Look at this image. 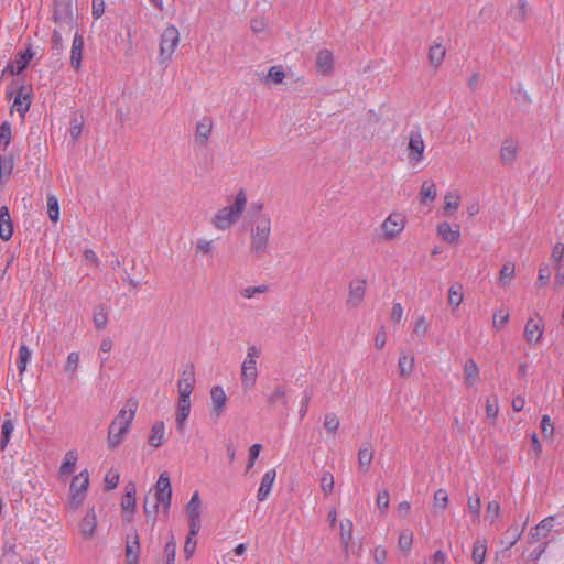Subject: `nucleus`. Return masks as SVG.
<instances>
[{
    "instance_id": "obj_1",
    "label": "nucleus",
    "mask_w": 564,
    "mask_h": 564,
    "mask_svg": "<svg viewBox=\"0 0 564 564\" xmlns=\"http://www.w3.org/2000/svg\"><path fill=\"white\" fill-rule=\"evenodd\" d=\"M139 402L129 398L109 426L107 443L109 448L117 447L128 433L138 410Z\"/></svg>"
},
{
    "instance_id": "obj_2",
    "label": "nucleus",
    "mask_w": 564,
    "mask_h": 564,
    "mask_svg": "<svg viewBox=\"0 0 564 564\" xmlns=\"http://www.w3.org/2000/svg\"><path fill=\"white\" fill-rule=\"evenodd\" d=\"M246 205L247 196L242 191H240L235 198L234 205L219 209L213 217L212 224L220 230L230 228L235 223L238 221L246 208Z\"/></svg>"
},
{
    "instance_id": "obj_3",
    "label": "nucleus",
    "mask_w": 564,
    "mask_h": 564,
    "mask_svg": "<svg viewBox=\"0 0 564 564\" xmlns=\"http://www.w3.org/2000/svg\"><path fill=\"white\" fill-rule=\"evenodd\" d=\"M271 236V220L263 216L256 221L251 229L250 252L256 258H262L268 252L269 239Z\"/></svg>"
},
{
    "instance_id": "obj_4",
    "label": "nucleus",
    "mask_w": 564,
    "mask_h": 564,
    "mask_svg": "<svg viewBox=\"0 0 564 564\" xmlns=\"http://www.w3.org/2000/svg\"><path fill=\"white\" fill-rule=\"evenodd\" d=\"M260 356V350L256 346L248 347L247 356L241 366V384L245 390H250L254 387L258 370L257 358Z\"/></svg>"
},
{
    "instance_id": "obj_5",
    "label": "nucleus",
    "mask_w": 564,
    "mask_h": 564,
    "mask_svg": "<svg viewBox=\"0 0 564 564\" xmlns=\"http://www.w3.org/2000/svg\"><path fill=\"white\" fill-rule=\"evenodd\" d=\"M180 43V32L174 25L166 26L160 41L159 63L166 64L172 59V56Z\"/></svg>"
},
{
    "instance_id": "obj_6",
    "label": "nucleus",
    "mask_w": 564,
    "mask_h": 564,
    "mask_svg": "<svg viewBox=\"0 0 564 564\" xmlns=\"http://www.w3.org/2000/svg\"><path fill=\"white\" fill-rule=\"evenodd\" d=\"M89 486V474L88 470H83L76 475L69 488L68 507L73 510L78 509L86 497V491Z\"/></svg>"
},
{
    "instance_id": "obj_7",
    "label": "nucleus",
    "mask_w": 564,
    "mask_h": 564,
    "mask_svg": "<svg viewBox=\"0 0 564 564\" xmlns=\"http://www.w3.org/2000/svg\"><path fill=\"white\" fill-rule=\"evenodd\" d=\"M53 20L59 29H72L74 14L70 0H54Z\"/></svg>"
},
{
    "instance_id": "obj_8",
    "label": "nucleus",
    "mask_w": 564,
    "mask_h": 564,
    "mask_svg": "<svg viewBox=\"0 0 564 564\" xmlns=\"http://www.w3.org/2000/svg\"><path fill=\"white\" fill-rule=\"evenodd\" d=\"M408 160L414 166L424 158L425 144L420 131H411L408 143Z\"/></svg>"
},
{
    "instance_id": "obj_9",
    "label": "nucleus",
    "mask_w": 564,
    "mask_h": 564,
    "mask_svg": "<svg viewBox=\"0 0 564 564\" xmlns=\"http://www.w3.org/2000/svg\"><path fill=\"white\" fill-rule=\"evenodd\" d=\"M404 227L405 217L397 213L389 215L381 225L384 239L387 240L394 239L399 234L402 232Z\"/></svg>"
},
{
    "instance_id": "obj_10",
    "label": "nucleus",
    "mask_w": 564,
    "mask_h": 564,
    "mask_svg": "<svg viewBox=\"0 0 564 564\" xmlns=\"http://www.w3.org/2000/svg\"><path fill=\"white\" fill-rule=\"evenodd\" d=\"M519 154V141L513 138H506L501 142L499 160L502 165L511 166Z\"/></svg>"
},
{
    "instance_id": "obj_11",
    "label": "nucleus",
    "mask_w": 564,
    "mask_h": 564,
    "mask_svg": "<svg viewBox=\"0 0 564 564\" xmlns=\"http://www.w3.org/2000/svg\"><path fill=\"white\" fill-rule=\"evenodd\" d=\"M366 284L365 279L357 278L350 281L346 301L348 306L356 307L362 302L366 293Z\"/></svg>"
},
{
    "instance_id": "obj_12",
    "label": "nucleus",
    "mask_w": 564,
    "mask_h": 564,
    "mask_svg": "<svg viewBox=\"0 0 564 564\" xmlns=\"http://www.w3.org/2000/svg\"><path fill=\"white\" fill-rule=\"evenodd\" d=\"M210 414L217 420L226 408L227 397L224 389L220 386L213 387L210 390Z\"/></svg>"
},
{
    "instance_id": "obj_13",
    "label": "nucleus",
    "mask_w": 564,
    "mask_h": 564,
    "mask_svg": "<svg viewBox=\"0 0 564 564\" xmlns=\"http://www.w3.org/2000/svg\"><path fill=\"white\" fill-rule=\"evenodd\" d=\"M554 518L547 517L543 519L536 527H534L528 535V543L535 544L536 542L545 539L552 528H553Z\"/></svg>"
},
{
    "instance_id": "obj_14",
    "label": "nucleus",
    "mask_w": 564,
    "mask_h": 564,
    "mask_svg": "<svg viewBox=\"0 0 564 564\" xmlns=\"http://www.w3.org/2000/svg\"><path fill=\"white\" fill-rule=\"evenodd\" d=\"M191 413V398H178L175 421L177 431L183 434L185 431V423Z\"/></svg>"
},
{
    "instance_id": "obj_15",
    "label": "nucleus",
    "mask_w": 564,
    "mask_h": 564,
    "mask_svg": "<svg viewBox=\"0 0 564 564\" xmlns=\"http://www.w3.org/2000/svg\"><path fill=\"white\" fill-rule=\"evenodd\" d=\"M97 528V516L94 509H89L79 522V532L83 539L90 540L94 538Z\"/></svg>"
},
{
    "instance_id": "obj_16",
    "label": "nucleus",
    "mask_w": 564,
    "mask_h": 564,
    "mask_svg": "<svg viewBox=\"0 0 564 564\" xmlns=\"http://www.w3.org/2000/svg\"><path fill=\"white\" fill-rule=\"evenodd\" d=\"M334 57L329 50H321L316 56V68L322 75H329L333 72Z\"/></svg>"
},
{
    "instance_id": "obj_17",
    "label": "nucleus",
    "mask_w": 564,
    "mask_h": 564,
    "mask_svg": "<svg viewBox=\"0 0 564 564\" xmlns=\"http://www.w3.org/2000/svg\"><path fill=\"white\" fill-rule=\"evenodd\" d=\"M544 325L542 319H528L524 328V335L529 343L536 344L543 334Z\"/></svg>"
},
{
    "instance_id": "obj_18",
    "label": "nucleus",
    "mask_w": 564,
    "mask_h": 564,
    "mask_svg": "<svg viewBox=\"0 0 564 564\" xmlns=\"http://www.w3.org/2000/svg\"><path fill=\"white\" fill-rule=\"evenodd\" d=\"M33 52L31 48L25 50L24 52H20L14 61V64H9L4 72H9L10 74H19L24 70L33 58Z\"/></svg>"
},
{
    "instance_id": "obj_19",
    "label": "nucleus",
    "mask_w": 564,
    "mask_h": 564,
    "mask_svg": "<svg viewBox=\"0 0 564 564\" xmlns=\"http://www.w3.org/2000/svg\"><path fill=\"white\" fill-rule=\"evenodd\" d=\"M275 477H276L275 469H270L263 475L258 494H257V498L259 501H264L269 497L272 486L274 484Z\"/></svg>"
},
{
    "instance_id": "obj_20",
    "label": "nucleus",
    "mask_w": 564,
    "mask_h": 564,
    "mask_svg": "<svg viewBox=\"0 0 564 564\" xmlns=\"http://www.w3.org/2000/svg\"><path fill=\"white\" fill-rule=\"evenodd\" d=\"M13 235V226L10 212L7 206L0 208V238L8 241Z\"/></svg>"
},
{
    "instance_id": "obj_21",
    "label": "nucleus",
    "mask_w": 564,
    "mask_h": 564,
    "mask_svg": "<svg viewBox=\"0 0 564 564\" xmlns=\"http://www.w3.org/2000/svg\"><path fill=\"white\" fill-rule=\"evenodd\" d=\"M437 234L448 243L457 242L460 237L459 226L452 227L448 223H441L437 226Z\"/></svg>"
},
{
    "instance_id": "obj_22",
    "label": "nucleus",
    "mask_w": 564,
    "mask_h": 564,
    "mask_svg": "<svg viewBox=\"0 0 564 564\" xmlns=\"http://www.w3.org/2000/svg\"><path fill=\"white\" fill-rule=\"evenodd\" d=\"M83 47H84L83 36L79 35L78 33H76L74 36V40H73L72 51H70V65L75 69L80 68Z\"/></svg>"
},
{
    "instance_id": "obj_23",
    "label": "nucleus",
    "mask_w": 564,
    "mask_h": 564,
    "mask_svg": "<svg viewBox=\"0 0 564 564\" xmlns=\"http://www.w3.org/2000/svg\"><path fill=\"white\" fill-rule=\"evenodd\" d=\"M213 129V122L209 118H203L196 124L195 140L200 144H206Z\"/></svg>"
},
{
    "instance_id": "obj_24",
    "label": "nucleus",
    "mask_w": 564,
    "mask_h": 564,
    "mask_svg": "<svg viewBox=\"0 0 564 564\" xmlns=\"http://www.w3.org/2000/svg\"><path fill=\"white\" fill-rule=\"evenodd\" d=\"M140 541L139 535L134 532L133 536L127 541L126 557L128 564H137L139 561Z\"/></svg>"
},
{
    "instance_id": "obj_25",
    "label": "nucleus",
    "mask_w": 564,
    "mask_h": 564,
    "mask_svg": "<svg viewBox=\"0 0 564 564\" xmlns=\"http://www.w3.org/2000/svg\"><path fill=\"white\" fill-rule=\"evenodd\" d=\"M31 105L30 95L21 87L14 98L13 107L21 117H24Z\"/></svg>"
},
{
    "instance_id": "obj_26",
    "label": "nucleus",
    "mask_w": 564,
    "mask_h": 564,
    "mask_svg": "<svg viewBox=\"0 0 564 564\" xmlns=\"http://www.w3.org/2000/svg\"><path fill=\"white\" fill-rule=\"evenodd\" d=\"M78 460V454L76 451L70 449L65 454L64 460L59 467V476L67 477L75 470V465Z\"/></svg>"
},
{
    "instance_id": "obj_27",
    "label": "nucleus",
    "mask_w": 564,
    "mask_h": 564,
    "mask_svg": "<svg viewBox=\"0 0 564 564\" xmlns=\"http://www.w3.org/2000/svg\"><path fill=\"white\" fill-rule=\"evenodd\" d=\"M464 380L467 387H473L479 380V370L473 359H468L465 364Z\"/></svg>"
},
{
    "instance_id": "obj_28",
    "label": "nucleus",
    "mask_w": 564,
    "mask_h": 564,
    "mask_svg": "<svg viewBox=\"0 0 564 564\" xmlns=\"http://www.w3.org/2000/svg\"><path fill=\"white\" fill-rule=\"evenodd\" d=\"M165 434L164 422L158 421L152 425L151 434L149 436V444L153 447L162 445Z\"/></svg>"
},
{
    "instance_id": "obj_29",
    "label": "nucleus",
    "mask_w": 564,
    "mask_h": 564,
    "mask_svg": "<svg viewBox=\"0 0 564 564\" xmlns=\"http://www.w3.org/2000/svg\"><path fill=\"white\" fill-rule=\"evenodd\" d=\"M352 521L349 519L340 522V541L346 553H348V549L352 540Z\"/></svg>"
},
{
    "instance_id": "obj_30",
    "label": "nucleus",
    "mask_w": 564,
    "mask_h": 564,
    "mask_svg": "<svg viewBox=\"0 0 564 564\" xmlns=\"http://www.w3.org/2000/svg\"><path fill=\"white\" fill-rule=\"evenodd\" d=\"M186 512L188 520L200 519L202 501L197 491L193 494L191 500L186 505Z\"/></svg>"
},
{
    "instance_id": "obj_31",
    "label": "nucleus",
    "mask_w": 564,
    "mask_h": 564,
    "mask_svg": "<svg viewBox=\"0 0 564 564\" xmlns=\"http://www.w3.org/2000/svg\"><path fill=\"white\" fill-rule=\"evenodd\" d=\"M373 458V451L370 444H364L358 452V464L359 468L365 471L370 467L371 460Z\"/></svg>"
},
{
    "instance_id": "obj_32",
    "label": "nucleus",
    "mask_w": 564,
    "mask_h": 564,
    "mask_svg": "<svg viewBox=\"0 0 564 564\" xmlns=\"http://www.w3.org/2000/svg\"><path fill=\"white\" fill-rule=\"evenodd\" d=\"M9 416H10V414L7 413L6 419L2 423V427H1L0 448L2 451H4L6 447L8 446L9 442H10L11 434L14 431V423Z\"/></svg>"
},
{
    "instance_id": "obj_33",
    "label": "nucleus",
    "mask_w": 564,
    "mask_h": 564,
    "mask_svg": "<svg viewBox=\"0 0 564 564\" xmlns=\"http://www.w3.org/2000/svg\"><path fill=\"white\" fill-rule=\"evenodd\" d=\"M445 47L441 43H435L429 50V61L435 68L438 67L445 57Z\"/></svg>"
},
{
    "instance_id": "obj_34",
    "label": "nucleus",
    "mask_w": 564,
    "mask_h": 564,
    "mask_svg": "<svg viewBox=\"0 0 564 564\" xmlns=\"http://www.w3.org/2000/svg\"><path fill=\"white\" fill-rule=\"evenodd\" d=\"M516 274V265L512 262H506L499 272L498 282L502 288H507Z\"/></svg>"
},
{
    "instance_id": "obj_35",
    "label": "nucleus",
    "mask_w": 564,
    "mask_h": 564,
    "mask_svg": "<svg viewBox=\"0 0 564 564\" xmlns=\"http://www.w3.org/2000/svg\"><path fill=\"white\" fill-rule=\"evenodd\" d=\"M529 4L525 0H519L517 4H514L510 9L511 18L517 22H524L528 15Z\"/></svg>"
},
{
    "instance_id": "obj_36",
    "label": "nucleus",
    "mask_w": 564,
    "mask_h": 564,
    "mask_svg": "<svg viewBox=\"0 0 564 564\" xmlns=\"http://www.w3.org/2000/svg\"><path fill=\"white\" fill-rule=\"evenodd\" d=\"M268 403L271 406L276 404L286 405V388L284 386H278L267 398Z\"/></svg>"
},
{
    "instance_id": "obj_37",
    "label": "nucleus",
    "mask_w": 564,
    "mask_h": 564,
    "mask_svg": "<svg viewBox=\"0 0 564 564\" xmlns=\"http://www.w3.org/2000/svg\"><path fill=\"white\" fill-rule=\"evenodd\" d=\"M460 205V195L457 191L448 192L444 197V212L449 214L458 209Z\"/></svg>"
},
{
    "instance_id": "obj_38",
    "label": "nucleus",
    "mask_w": 564,
    "mask_h": 564,
    "mask_svg": "<svg viewBox=\"0 0 564 564\" xmlns=\"http://www.w3.org/2000/svg\"><path fill=\"white\" fill-rule=\"evenodd\" d=\"M486 553H487V541L478 539L475 542L474 547H473V554H471L473 561L476 564H482L486 558Z\"/></svg>"
},
{
    "instance_id": "obj_39",
    "label": "nucleus",
    "mask_w": 564,
    "mask_h": 564,
    "mask_svg": "<svg viewBox=\"0 0 564 564\" xmlns=\"http://www.w3.org/2000/svg\"><path fill=\"white\" fill-rule=\"evenodd\" d=\"M158 501L150 502V498H144L143 510L147 516V522L151 523V527L155 525L158 514Z\"/></svg>"
},
{
    "instance_id": "obj_40",
    "label": "nucleus",
    "mask_w": 564,
    "mask_h": 564,
    "mask_svg": "<svg viewBox=\"0 0 564 564\" xmlns=\"http://www.w3.org/2000/svg\"><path fill=\"white\" fill-rule=\"evenodd\" d=\"M522 533V529L519 525H513L507 530L505 536L501 540V544L506 546V549L512 546Z\"/></svg>"
},
{
    "instance_id": "obj_41",
    "label": "nucleus",
    "mask_w": 564,
    "mask_h": 564,
    "mask_svg": "<svg viewBox=\"0 0 564 564\" xmlns=\"http://www.w3.org/2000/svg\"><path fill=\"white\" fill-rule=\"evenodd\" d=\"M83 126H84L83 116L75 113L70 119V128H69V134L74 142H76L79 139V137L82 134Z\"/></svg>"
},
{
    "instance_id": "obj_42",
    "label": "nucleus",
    "mask_w": 564,
    "mask_h": 564,
    "mask_svg": "<svg viewBox=\"0 0 564 564\" xmlns=\"http://www.w3.org/2000/svg\"><path fill=\"white\" fill-rule=\"evenodd\" d=\"M398 367L401 376L409 377L413 371L414 358L411 356L401 355L399 358Z\"/></svg>"
},
{
    "instance_id": "obj_43",
    "label": "nucleus",
    "mask_w": 564,
    "mask_h": 564,
    "mask_svg": "<svg viewBox=\"0 0 564 564\" xmlns=\"http://www.w3.org/2000/svg\"><path fill=\"white\" fill-rule=\"evenodd\" d=\"M421 200L425 203L427 199L434 200L436 197V186L432 181H425L421 187Z\"/></svg>"
},
{
    "instance_id": "obj_44",
    "label": "nucleus",
    "mask_w": 564,
    "mask_h": 564,
    "mask_svg": "<svg viewBox=\"0 0 564 564\" xmlns=\"http://www.w3.org/2000/svg\"><path fill=\"white\" fill-rule=\"evenodd\" d=\"M463 301V286L453 284L448 290V303L452 306H458Z\"/></svg>"
},
{
    "instance_id": "obj_45",
    "label": "nucleus",
    "mask_w": 564,
    "mask_h": 564,
    "mask_svg": "<svg viewBox=\"0 0 564 564\" xmlns=\"http://www.w3.org/2000/svg\"><path fill=\"white\" fill-rule=\"evenodd\" d=\"M321 489L324 492V495L328 496L333 492L334 489V476L332 473L324 470L321 475Z\"/></svg>"
},
{
    "instance_id": "obj_46",
    "label": "nucleus",
    "mask_w": 564,
    "mask_h": 564,
    "mask_svg": "<svg viewBox=\"0 0 564 564\" xmlns=\"http://www.w3.org/2000/svg\"><path fill=\"white\" fill-rule=\"evenodd\" d=\"M47 214L53 223H57L59 219V207L58 200L54 195L47 196Z\"/></svg>"
},
{
    "instance_id": "obj_47",
    "label": "nucleus",
    "mask_w": 564,
    "mask_h": 564,
    "mask_svg": "<svg viewBox=\"0 0 564 564\" xmlns=\"http://www.w3.org/2000/svg\"><path fill=\"white\" fill-rule=\"evenodd\" d=\"M413 543V533L404 530L399 535L398 546L403 552H409Z\"/></svg>"
},
{
    "instance_id": "obj_48",
    "label": "nucleus",
    "mask_w": 564,
    "mask_h": 564,
    "mask_svg": "<svg viewBox=\"0 0 564 564\" xmlns=\"http://www.w3.org/2000/svg\"><path fill=\"white\" fill-rule=\"evenodd\" d=\"M269 286L267 284H261L257 286H247L240 291L241 296L245 299H252L259 294H263L268 292Z\"/></svg>"
},
{
    "instance_id": "obj_49",
    "label": "nucleus",
    "mask_w": 564,
    "mask_h": 564,
    "mask_svg": "<svg viewBox=\"0 0 564 564\" xmlns=\"http://www.w3.org/2000/svg\"><path fill=\"white\" fill-rule=\"evenodd\" d=\"M79 365V354L76 351L70 352L67 356V361L65 364L64 370L73 377Z\"/></svg>"
},
{
    "instance_id": "obj_50",
    "label": "nucleus",
    "mask_w": 564,
    "mask_h": 564,
    "mask_svg": "<svg viewBox=\"0 0 564 564\" xmlns=\"http://www.w3.org/2000/svg\"><path fill=\"white\" fill-rule=\"evenodd\" d=\"M175 555H176V543H175L174 539L172 538L171 541H169L165 544L164 563L163 564H175Z\"/></svg>"
},
{
    "instance_id": "obj_51",
    "label": "nucleus",
    "mask_w": 564,
    "mask_h": 564,
    "mask_svg": "<svg viewBox=\"0 0 564 564\" xmlns=\"http://www.w3.org/2000/svg\"><path fill=\"white\" fill-rule=\"evenodd\" d=\"M31 350L26 346L22 345L20 347L18 368L21 373L25 371L26 365L31 359Z\"/></svg>"
},
{
    "instance_id": "obj_52",
    "label": "nucleus",
    "mask_w": 564,
    "mask_h": 564,
    "mask_svg": "<svg viewBox=\"0 0 564 564\" xmlns=\"http://www.w3.org/2000/svg\"><path fill=\"white\" fill-rule=\"evenodd\" d=\"M194 387H195V382L178 380L177 381L178 398H191Z\"/></svg>"
},
{
    "instance_id": "obj_53",
    "label": "nucleus",
    "mask_w": 564,
    "mask_h": 564,
    "mask_svg": "<svg viewBox=\"0 0 564 564\" xmlns=\"http://www.w3.org/2000/svg\"><path fill=\"white\" fill-rule=\"evenodd\" d=\"M155 490H156L155 494L172 491L170 477H169L167 473L164 471L160 475V477L156 481V485H155Z\"/></svg>"
},
{
    "instance_id": "obj_54",
    "label": "nucleus",
    "mask_w": 564,
    "mask_h": 564,
    "mask_svg": "<svg viewBox=\"0 0 564 564\" xmlns=\"http://www.w3.org/2000/svg\"><path fill=\"white\" fill-rule=\"evenodd\" d=\"M197 253L210 254L214 251V241L206 239H198L195 248Z\"/></svg>"
},
{
    "instance_id": "obj_55",
    "label": "nucleus",
    "mask_w": 564,
    "mask_h": 564,
    "mask_svg": "<svg viewBox=\"0 0 564 564\" xmlns=\"http://www.w3.org/2000/svg\"><path fill=\"white\" fill-rule=\"evenodd\" d=\"M448 505L447 492L443 489H438L434 494V507L444 510Z\"/></svg>"
},
{
    "instance_id": "obj_56",
    "label": "nucleus",
    "mask_w": 564,
    "mask_h": 564,
    "mask_svg": "<svg viewBox=\"0 0 564 564\" xmlns=\"http://www.w3.org/2000/svg\"><path fill=\"white\" fill-rule=\"evenodd\" d=\"M172 500V491L155 494L153 501L162 503L165 513L169 512Z\"/></svg>"
},
{
    "instance_id": "obj_57",
    "label": "nucleus",
    "mask_w": 564,
    "mask_h": 564,
    "mask_svg": "<svg viewBox=\"0 0 564 564\" xmlns=\"http://www.w3.org/2000/svg\"><path fill=\"white\" fill-rule=\"evenodd\" d=\"M339 426V420L336 414L334 413H327L325 415L324 420V427L330 432L334 433Z\"/></svg>"
},
{
    "instance_id": "obj_58",
    "label": "nucleus",
    "mask_w": 564,
    "mask_h": 564,
    "mask_svg": "<svg viewBox=\"0 0 564 564\" xmlns=\"http://www.w3.org/2000/svg\"><path fill=\"white\" fill-rule=\"evenodd\" d=\"M551 278V269L549 267V264H541L540 269H539V275H538V284L539 286H544L545 284H547L549 280Z\"/></svg>"
},
{
    "instance_id": "obj_59",
    "label": "nucleus",
    "mask_w": 564,
    "mask_h": 564,
    "mask_svg": "<svg viewBox=\"0 0 564 564\" xmlns=\"http://www.w3.org/2000/svg\"><path fill=\"white\" fill-rule=\"evenodd\" d=\"M11 140V128L8 122H3L0 127V144L7 148Z\"/></svg>"
},
{
    "instance_id": "obj_60",
    "label": "nucleus",
    "mask_w": 564,
    "mask_h": 564,
    "mask_svg": "<svg viewBox=\"0 0 564 564\" xmlns=\"http://www.w3.org/2000/svg\"><path fill=\"white\" fill-rule=\"evenodd\" d=\"M563 257H564V243L557 242V243H555V246L552 249L551 260L554 263V265L561 264Z\"/></svg>"
},
{
    "instance_id": "obj_61",
    "label": "nucleus",
    "mask_w": 564,
    "mask_h": 564,
    "mask_svg": "<svg viewBox=\"0 0 564 564\" xmlns=\"http://www.w3.org/2000/svg\"><path fill=\"white\" fill-rule=\"evenodd\" d=\"M119 482V474L116 470H110L106 474L105 477V486L106 489L112 490L118 486Z\"/></svg>"
},
{
    "instance_id": "obj_62",
    "label": "nucleus",
    "mask_w": 564,
    "mask_h": 564,
    "mask_svg": "<svg viewBox=\"0 0 564 564\" xmlns=\"http://www.w3.org/2000/svg\"><path fill=\"white\" fill-rule=\"evenodd\" d=\"M285 77V74L283 72V69L279 66H272L270 69H269V73H268V78L270 80H272L273 83L275 84H279V83H282V80L284 79Z\"/></svg>"
},
{
    "instance_id": "obj_63",
    "label": "nucleus",
    "mask_w": 564,
    "mask_h": 564,
    "mask_svg": "<svg viewBox=\"0 0 564 564\" xmlns=\"http://www.w3.org/2000/svg\"><path fill=\"white\" fill-rule=\"evenodd\" d=\"M178 380L196 382L195 369L193 364H186L184 366Z\"/></svg>"
},
{
    "instance_id": "obj_64",
    "label": "nucleus",
    "mask_w": 564,
    "mask_h": 564,
    "mask_svg": "<svg viewBox=\"0 0 564 564\" xmlns=\"http://www.w3.org/2000/svg\"><path fill=\"white\" fill-rule=\"evenodd\" d=\"M376 502L377 507L381 509L382 512H386V510L389 508V492L386 489L379 491Z\"/></svg>"
}]
</instances>
